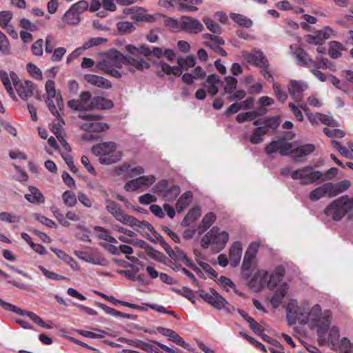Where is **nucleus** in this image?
<instances>
[{
    "label": "nucleus",
    "mask_w": 353,
    "mask_h": 353,
    "mask_svg": "<svg viewBox=\"0 0 353 353\" xmlns=\"http://www.w3.org/2000/svg\"><path fill=\"white\" fill-rule=\"evenodd\" d=\"M192 200V193L190 191L184 192L177 200L176 210L179 213H181L187 208Z\"/></svg>",
    "instance_id": "obj_29"
},
{
    "label": "nucleus",
    "mask_w": 353,
    "mask_h": 353,
    "mask_svg": "<svg viewBox=\"0 0 353 353\" xmlns=\"http://www.w3.org/2000/svg\"><path fill=\"white\" fill-rule=\"evenodd\" d=\"M119 274L125 276L131 281H139L141 283H144L143 276L141 274H137V272L134 270H120L119 271Z\"/></svg>",
    "instance_id": "obj_50"
},
{
    "label": "nucleus",
    "mask_w": 353,
    "mask_h": 353,
    "mask_svg": "<svg viewBox=\"0 0 353 353\" xmlns=\"http://www.w3.org/2000/svg\"><path fill=\"white\" fill-rule=\"evenodd\" d=\"M79 117L87 121V122L81 125V129L88 132H101L109 129V125L106 123L99 121L101 116L95 114L81 113Z\"/></svg>",
    "instance_id": "obj_10"
},
{
    "label": "nucleus",
    "mask_w": 353,
    "mask_h": 353,
    "mask_svg": "<svg viewBox=\"0 0 353 353\" xmlns=\"http://www.w3.org/2000/svg\"><path fill=\"white\" fill-rule=\"evenodd\" d=\"M353 210V196L343 195L331 202L325 209L324 212L327 216L332 220L339 221L346 214Z\"/></svg>",
    "instance_id": "obj_4"
},
{
    "label": "nucleus",
    "mask_w": 353,
    "mask_h": 353,
    "mask_svg": "<svg viewBox=\"0 0 353 353\" xmlns=\"http://www.w3.org/2000/svg\"><path fill=\"white\" fill-rule=\"evenodd\" d=\"M35 84L30 81H25L17 85L15 90L22 99H27L34 94Z\"/></svg>",
    "instance_id": "obj_22"
},
{
    "label": "nucleus",
    "mask_w": 353,
    "mask_h": 353,
    "mask_svg": "<svg viewBox=\"0 0 353 353\" xmlns=\"http://www.w3.org/2000/svg\"><path fill=\"white\" fill-rule=\"evenodd\" d=\"M263 128L259 126L254 129L250 138V141L252 144H258L263 141L262 136L268 134V131H264Z\"/></svg>",
    "instance_id": "obj_46"
},
{
    "label": "nucleus",
    "mask_w": 353,
    "mask_h": 353,
    "mask_svg": "<svg viewBox=\"0 0 353 353\" xmlns=\"http://www.w3.org/2000/svg\"><path fill=\"white\" fill-rule=\"evenodd\" d=\"M294 134L292 132H288L286 136L279 138L276 140L272 141L265 148V153L270 157L272 154L278 152L281 156H287L290 153L291 150L293 148V144L288 141L289 139H292Z\"/></svg>",
    "instance_id": "obj_9"
},
{
    "label": "nucleus",
    "mask_w": 353,
    "mask_h": 353,
    "mask_svg": "<svg viewBox=\"0 0 353 353\" xmlns=\"http://www.w3.org/2000/svg\"><path fill=\"white\" fill-rule=\"evenodd\" d=\"M293 55L296 59L297 64L302 67H319L317 62L310 58L309 54L301 48H296L293 52Z\"/></svg>",
    "instance_id": "obj_19"
},
{
    "label": "nucleus",
    "mask_w": 353,
    "mask_h": 353,
    "mask_svg": "<svg viewBox=\"0 0 353 353\" xmlns=\"http://www.w3.org/2000/svg\"><path fill=\"white\" fill-rule=\"evenodd\" d=\"M153 179L154 176L152 175L150 176H140L127 182L125 184L124 189L128 192H134L148 187L153 183Z\"/></svg>",
    "instance_id": "obj_16"
},
{
    "label": "nucleus",
    "mask_w": 353,
    "mask_h": 353,
    "mask_svg": "<svg viewBox=\"0 0 353 353\" xmlns=\"http://www.w3.org/2000/svg\"><path fill=\"white\" fill-rule=\"evenodd\" d=\"M203 23L206 26L207 28L214 34H220L222 32L221 27L212 19L209 17H204Z\"/></svg>",
    "instance_id": "obj_44"
},
{
    "label": "nucleus",
    "mask_w": 353,
    "mask_h": 353,
    "mask_svg": "<svg viewBox=\"0 0 353 353\" xmlns=\"http://www.w3.org/2000/svg\"><path fill=\"white\" fill-rule=\"evenodd\" d=\"M77 228L79 230L76 234V237L78 239L82 241L91 242V239H90V231L89 230L81 225H78Z\"/></svg>",
    "instance_id": "obj_51"
},
{
    "label": "nucleus",
    "mask_w": 353,
    "mask_h": 353,
    "mask_svg": "<svg viewBox=\"0 0 353 353\" xmlns=\"http://www.w3.org/2000/svg\"><path fill=\"white\" fill-rule=\"evenodd\" d=\"M263 113H265V111L263 112H259L258 111H249L240 113L236 116V121L239 123H243L247 121H253L255 120L258 116L261 115Z\"/></svg>",
    "instance_id": "obj_37"
},
{
    "label": "nucleus",
    "mask_w": 353,
    "mask_h": 353,
    "mask_svg": "<svg viewBox=\"0 0 353 353\" xmlns=\"http://www.w3.org/2000/svg\"><path fill=\"white\" fill-rule=\"evenodd\" d=\"M332 314L329 310L321 311L319 304L314 305L310 310L307 316V323L312 328L316 329L319 337L318 342L323 345L327 342V332L330 326Z\"/></svg>",
    "instance_id": "obj_2"
},
{
    "label": "nucleus",
    "mask_w": 353,
    "mask_h": 353,
    "mask_svg": "<svg viewBox=\"0 0 353 353\" xmlns=\"http://www.w3.org/2000/svg\"><path fill=\"white\" fill-rule=\"evenodd\" d=\"M181 189L178 185H172L161 196V197L167 201L174 200L180 194Z\"/></svg>",
    "instance_id": "obj_38"
},
{
    "label": "nucleus",
    "mask_w": 353,
    "mask_h": 353,
    "mask_svg": "<svg viewBox=\"0 0 353 353\" xmlns=\"http://www.w3.org/2000/svg\"><path fill=\"white\" fill-rule=\"evenodd\" d=\"M0 79L9 95L14 97V92L11 85L10 75L6 71L1 70H0Z\"/></svg>",
    "instance_id": "obj_39"
},
{
    "label": "nucleus",
    "mask_w": 353,
    "mask_h": 353,
    "mask_svg": "<svg viewBox=\"0 0 353 353\" xmlns=\"http://www.w3.org/2000/svg\"><path fill=\"white\" fill-rule=\"evenodd\" d=\"M85 80L92 85L99 88L108 89L112 87V83L109 80L95 74H86Z\"/></svg>",
    "instance_id": "obj_25"
},
{
    "label": "nucleus",
    "mask_w": 353,
    "mask_h": 353,
    "mask_svg": "<svg viewBox=\"0 0 353 353\" xmlns=\"http://www.w3.org/2000/svg\"><path fill=\"white\" fill-rule=\"evenodd\" d=\"M225 85L223 88L225 93H232L236 88L237 79L233 77H226L224 79Z\"/></svg>",
    "instance_id": "obj_48"
},
{
    "label": "nucleus",
    "mask_w": 353,
    "mask_h": 353,
    "mask_svg": "<svg viewBox=\"0 0 353 353\" xmlns=\"http://www.w3.org/2000/svg\"><path fill=\"white\" fill-rule=\"evenodd\" d=\"M201 214V208L199 206H194L190 210L188 214L185 215L184 219L181 221V225L183 227H188L191 223L197 220Z\"/></svg>",
    "instance_id": "obj_28"
},
{
    "label": "nucleus",
    "mask_w": 353,
    "mask_h": 353,
    "mask_svg": "<svg viewBox=\"0 0 353 353\" xmlns=\"http://www.w3.org/2000/svg\"><path fill=\"white\" fill-rule=\"evenodd\" d=\"M107 39L102 37H93L89 39L83 44V49L86 50L94 46H98L101 45L103 43L106 42Z\"/></svg>",
    "instance_id": "obj_57"
},
{
    "label": "nucleus",
    "mask_w": 353,
    "mask_h": 353,
    "mask_svg": "<svg viewBox=\"0 0 353 353\" xmlns=\"http://www.w3.org/2000/svg\"><path fill=\"white\" fill-rule=\"evenodd\" d=\"M63 20L69 25H77L81 19L79 14L70 8L63 15Z\"/></svg>",
    "instance_id": "obj_36"
},
{
    "label": "nucleus",
    "mask_w": 353,
    "mask_h": 353,
    "mask_svg": "<svg viewBox=\"0 0 353 353\" xmlns=\"http://www.w3.org/2000/svg\"><path fill=\"white\" fill-rule=\"evenodd\" d=\"M165 57L169 61H172L175 57V53L172 50L165 49L156 47V58H161Z\"/></svg>",
    "instance_id": "obj_53"
},
{
    "label": "nucleus",
    "mask_w": 353,
    "mask_h": 353,
    "mask_svg": "<svg viewBox=\"0 0 353 353\" xmlns=\"http://www.w3.org/2000/svg\"><path fill=\"white\" fill-rule=\"evenodd\" d=\"M268 273L264 270H259L256 272L253 278L249 281V288L258 290L267 285Z\"/></svg>",
    "instance_id": "obj_21"
},
{
    "label": "nucleus",
    "mask_w": 353,
    "mask_h": 353,
    "mask_svg": "<svg viewBox=\"0 0 353 353\" xmlns=\"http://www.w3.org/2000/svg\"><path fill=\"white\" fill-rule=\"evenodd\" d=\"M20 220V216L13 213L8 212H0V221L6 222L8 223H18Z\"/></svg>",
    "instance_id": "obj_49"
},
{
    "label": "nucleus",
    "mask_w": 353,
    "mask_h": 353,
    "mask_svg": "<svg viewBox=\"0 0 353 353\" xmlns=\"http://www.w3.org/2000/svg\"><path fill=\"white\" fill-rule=\"evenodd\" d=\"M52 114L55 117L57 123L50 124V129L56 135V137H58V136L59 137L61 135L63 131L62 125L65 124V122L58 110L57 114L54 112Z\"/></svg>",
    "instance_id": "obj_35"
},
{
    "label": "nucleus",
    "mask_w": 353,
    "mask_h": 353,
    "mask_svg": "<svg viewBox=\"0 0 353 353\" xmlns=\"http://www.w3.org/2000/svg\"><path fill=\"white\" fill-rule=\"evenodd\" d=\"M242 250V245L239 241H236L231 245L229 252V259L232 267H236L239 265Z\"/></svg>",
    "instance_id": "obj_24"
},
{
    "label": "nucleus",
    "mask_w": 353,
    "mask_h": 353,
    "mask_svg": "<svg viewBox=\"0 0 353 353\" xmlns=\"http://www.w3.org/2000/svg\"><path fill=\"white\" fill-rule=\"evenodd\" d=\"M32 54L35 56H42L43 53V41L41 39H37L33 43L31 47Z\"/></svg>",
    "instance_id": "obj_58"
},
{
    "label": "nucleus",
    "mask_w": 353,
    "mask_h": 353,
    "mask_svg": "<svg viewBox=\"0 0 353 353\" xmlns=\"http://www.w3.org/2000/svg\"><path fill=\"white\" fill-rule=\"evenodd\" d=\"M273 90L278 101L284 103L287 100V93L281 88L279 84L274 83Z\"/></svg>",
    "instance_id": "obj_61"
},
{
    "label": "nucleus",
    "mask_w": 353,
    "mask_h": 353,
    "mask_svg": "<svg viewBox=\"0 0 353 353\" xmlns=\"http://www.w3.org/2000/svg\"><path fill=\"white\" fill-rule=\"evenodd\" d=\"M50 250L57 256L58 258L69 264L72 268H73L74 264H76L74 259L66 254L63 250L54 248H50Z\"/></svg>",
    "instance_id": "obj_45"
},
{
    "label": "nucleus",
    "mask_w": 353,
    "mask_h": 353,
    "mask_svg": "<svg viewBox=\"0 0 353 353\" xmlns=\"http://www.w3.org/2000/svg\"><path fill=\"white\" fill-rule=\"evenodd\" d=\"M203 45L210 48L214 52L219 53L222 57H226L228 55L227 52L221 47L223 44H218L216 43H212L211 41H204Z\"/></svg>",
    "instance_id": "obj_54"
},
{
    "label": "nucleus",
    "mask_w": 353,
    "mask_h": 353,
    "mask_svg": "<svg viewBox=\"0 0 353 353\" xmlns=\"http://www.w3.org/2000/svg\"><path fill=\"white\" fill-rule=\"evenodd\" d=\"M12 18V14L10 11H1L0 12V26L2 28H6Z\"/></svg>",
    "instance_id": "obj_63"
},
{
    "label": "nucleus",
    "mask_w": 353,
    "mask_h": 353,
    "mask_svg": "<svg viewBox=\"0 0 353 353\" xmlns=\"http://www.w3.org/2000/svg\"><path fill=\"white\" fill-rule=\"evenodd\" d=\"M0 51L3 54H9L10 43L7 37L0 30Z\"/></svg>",
    "instance_id": "obj_59"
},
{
    "label": "nucleus",
    "mask_w": 353,
    "mask_h": 353,
    "mask_svg": "<svg viewBox=\"0 0 353 353\" xmlns=\"http://www.w3.org/2000/svg\"><path fill=\"white\" fill-rule=\"evenodd\" d=\"M29 194L25 195L27 201L32 203H43L45 201L42 193L34 186H29Z\"/></svg>",
    "instance_id": "obj_30"
},
{
    "label": "nucleus",
    "mask_w": 353,
    "mask_h": 353,
    "mask_svg": "<svg viewBox=\"0 0 353 353\" xmlns=\"http://www.w3.org/2000/svg\"><path fill=\"white\" fill-rule=\"evenodd\" d=\"M113 102L103 97H93L91 101V108L92 109H101L108 110L113 107Z\"/></svg>",
    "instance_id": "obj_27"
},
{
    "label": "nucleus",
    "mask_w": 353,
    "mask_h": 353,
    "mask_svg": "<svg viewBox=\"0 0 353 353\" xmlns=\"http://www.w3.org/2000/svg\"><path fill=\"white\" fill-rule=\"evenodd\" d=\"M0 305L6 310L20 314L21 316H28L37 325H38L39 326H40L41 327L46 328V329L52 328L51 325H49L47 323H46L40 316H39L38 315H37L35 313H34L32 312H28V311L21 310V308H19L11 303L4 301L1 299H0Z\"/></svg>",
    "instance_id": "obj_13"
},
{
    "label": "nucleus",
    "mask_w": 353,
    "mask_h": 353,
    "mask_svg": "<svg viewBox=\"0 0 353 353\" xmlns=\"http://www.w3.org/2000/svg\"><path fill=\"white\" fill-rule=\"evenodd\" d=\"M243 57L247 61L261 68H268L269 66L268 59L261 51L243 53Z\"/></svg>",
    "instance_id": "obj_17"
},
{
    "label": "nucleus",
    "mask_w": 353,
    "mask_h": 353,
    "mask_svg": "<svg viewBox=\"0 0 353 353\" xmlns=\"http://www.w3.org/2000/svg\"><path fill=\"white\" fill-rule=\"evenodd\" d=\"M220 79L216 74H210L208 77L206 81L203 83V85L207 88L208 92L212 96L218 93V83Z\"/></svg>",
    "instance_id": "obj_26"
},
{
    "label": "nucleus",
    "mask_w": 353,
    "mask_h": 353,
    "mask_svg": "<svg viewBox=\"0 0 353 353\" xmlns=\"http://www.w3.org/2000/svg\"><path fill=\"white\" fill-rule=\"evenodd\" d=\"M178 66L171 67L168 63L163 62L156 63V72L159 76L164 74H173L179 77L182 74L181 68H188L194 67L195 65V59L192 56H187L186 57L177 58Z\"/></svg>",
    "instance_id": "obj_8"
},
{
    "label": "nucleus",
    "mask_w": 353,
    "mask_h": 353,
    "mask_svg": "<svg viewBox=\"0 0 353 353\" xmlns=\"http://www.w3.org/2000/svg\"><path fill=\"white\" fill-rule=\"evenodd\" d=\"M47 99L46 100L48 108L51 113H56L57 114V109L54 105V99L57 103V108L61 110L63 108V102L62 96L60 92L57 94L55 89V83L52 80H48L45 85Z\"/></svg>",
    "instance_id": "obj_11"
},
{
    "label": "nucleus",
    "mask_w": 353,
    "mask_h": 353,
    "mask_svg": "<svg viewBox=\"0 0 353 353\" xmlns=\"http://www.w3.org/2000/svg\"><path fill=\"white\" fill-rule=\"evenodd\" d=\"M350 187V182L348 180H343L339 183H326L312 190L309 194V199L316 201L322 197H334L339 194L346 191Z\"/></svg>",
    "instance_id": "obj_5"
},
{
    "label": "nucleus",
    "mask_w": 353,
    "mask_h": 353,
    "mask_svg": "<svg viewBox=\"0 0 353 353\" xmlns=\"http://www.w3.org/2000/svg\"><path fill=\"white\" fill-rule=\"evenodd\" d=\"M180 27L182 30L194 34H198L204 30L203 26L198 19L188 16L181 17Z\"/></svg>",
    "instance_id": "obj_15"
},
{
    "label": "nucleus",
    "mask_w": 353,
    "mask_h": 353,
    "mask_svg": "<svg viewBox=\"0 0 353 353\" xmlns=\"http://www.w3.org/2000/svg\"><path fill=\"white\" fill-rule=\"evenodd\" d=\"M132 244L139 248H145L148 254L152 258H154V249L149 246L148 244L143 240L134 239L133 240V243Z\"/></svg>",
    "instance_id": "obj_56"
},
{
    "label": "nucleus",
    "mask_w": 353,
    "mask_h": 353,
    "mask_svg": "<svg viewBox=\"0 0 353 353\" xmlns=\"http://www.w3.org/2000/svg\"><path fill=\"white\" fill-rule=\"evenodd\" d=\"M288 319L290 324L295 323L298 318L299 307L293 303H290L287 307Z\"/></svg>",
    "instance_id": "obj_42"
},
{
    "label": "nucleus",
    "mask_w": 353,
    "mask_h": 353,
    "mask_svg": "<svg viewBox=\"0 0 353 353\" xmlns=\"http://www.w3.org/2000/svg\"><path fill=\"white\" fill-rule=\"evenodd\" d=\"M330 48L328 54L332 59H337L341 56V51L345 50V47L336 41H332L329 43Z\"/></svg>",
    "instance_id": "obj_34"
},
{
    "label": "nucleus",
    "mask_w": 353,
    "mask_h": 353,
    "mask_svg": "<svg viewBox=\"0 0 353 353\" xmlns=\"http://www.w3.org/2000/svg\"><path fill=\"white\" fill-rule=\"evenodd\" d=\"M105 208L106 210L119 222L123 224L134 226L138 225L139 227L145 229L148 228L150 231L153 229V227L151 224L148 223L146 221L139 222L136 218L132 216L127 214L124 210L121 208V206L117 203L116 202L107 200L105 201Z\"/></svg>",
    "instance_id": "obj_6"
},
{
    "label": "nucleus",
    "mask_w": 353,
    "mask_h": 353,
    "mask_svg": "<svg viewBox=\"0 0 353 353\" xmlns=\"http://www.w3.org/2000/svg\"><path fill=\"white\" fill-rule=\"evenodd\" d=\"M216 219V216L214 212H208L203 216L198 226L199 232L201 234L204 232L205 230H207L208 228H210L212 226V225L215 222Z\"/></svg>",
    "instance_id": "obj_31"
},
{
    "label": "nucleus",
    "mask_w": 353,
    "mask_h": 353,
    "mask_svg": "<svg viewBox=\"0 0 353 353\" xmlns=\"http://www.w3.org/2000/svg\"><path fill=\"white\" fill-rule=\"evenodd\" d=\"M117 28L121 33H130L134 30L132 23L129 21H121L118 23Z\"/></svg>",
    "instance_id": "obj_64"
},
{
    "label": "nucleus",
    "mask_w": 353,
    "mask_h": 353,
    "mask_svg": "<svg viewBox=\"0 0 353 353\" xmlns=\"http://www.w3.org/2000/svg\"><path fill=\"white\" fill-rule=\"evenodd\" d=\"M91 93L89 91H83L79 96V101L81 105L83 106V110H90L91 108Z\"/></svg>",
    "instance_id": "obj_47"
},
{
    "label": "nucleus",
    "mask_w": 353,
    "mask_h": 353,
    "mask_svg": "<svg viewBox=\"0 0 353 353\" xmlns=\"http://www.w3.org/2000/svg\"><path fill=\"white\" fill-rule=\"evenodd\" d=\"M91 151L99 157V162L103 165L117 163L121 159L122 153L117 150V144L113 141L103 142L92 147Z\"/></svg>",
    "instance_id": "obj_3"
},
{
    "label": "nucleus",
    "mask_w": 353,
    "mask_h": 353,
    "mask_svg": "<svg viewBox=\"0 0 353 353\" xmlns=\"http://www.w3.org/2000/svg\"><path fill=\"white\" fill-rule=\"evenodd\" d=\"M323 132L328 137L342 138L345 135V132L340 129H330L328 128H323Z\"/></svg>",
    "instance_id": "obj_60"
},
{
    "label": "nucleus",
    "mask_w": 353,
    "mask_h": 353,
    "mask_svg": "<svg viewBox=\"0 0 353 353\" xmlns=\"http://www.w3.org/2000/svg\"><path fill=\"white\" fill-rule=\"evenodd\" d=\"M323 176L321 171H313L312 166H305L292 172L291 176L293 179H301V183L306 185L316 182Z\"/></svg>",
    "instance_id": "obj_12"
},
{
    "label": "nucleus",
    "mask_w": 353,
    "mask_h": 353,
    "mask_svg": "<svg viewBox=\"0 0 353 353\" xmlns=\"http://www.w3.org/2000/svg\"><path fill=\"white\" fill-rule=\"evenodd\" d=\"M157 331L162 335L168 338L169 340L176 343L177 345H181L183 348L192 351L191 346L185 342V341L174 330L168 328L159 327L157 328Z\"/></svg>",
    "instance_id": "obj_18"
},
{
    "label": "nucleus",
    "mask_w": 353,
    "mask_h": 353,
    "mask_svg": "<svg viewBox=\"0 0 353 353\" xmlns=\"http://www.w3.org/2000/svg\"><path fill=\"white\" fill-rule=\"evenodd\" d=\"M263 125L260 126L264 128V131H268V134L271 130L274 132L280 125V117L278 116L272 117H263Z\"/></svg>",
    "instance_id": "obj_33"
},
{
    "label": "nucleus",
    "mask_w": 353,
    "mask_h": 353,
    "mask_svg": "<svg viewBox=\"0 0 353 353\" xmlns=\"http://www.w3.org/2000/svg\"><path fill=\"white\" fill-rule=\"evenodd\" d=\"M315 149L313 144H306L296 149L291 150L290 154L292 155L295 162L302 161L303 157L311 154Z\"/></svg>",
    "instance_id": "obj_23"
},
{
    "label": "nucleus",
    "mask_w": 353,
    "mask_h": 353,
    "mask_svg": "<svg viewBox=\"0 0 353 353\" xmlns=\"http://www.w3.org/2000/svg\"><path fill=\"white\" fill-rule=\"evenodd\" d=\"M288 290L286 283L282 284L276 291L274 296L272 297L270 302L274 307H277L282 302L283 298L285 296Z\"/></svg>",
    "instance_id": "obj_32"
},
{
    "label": "nucleus",
    "mask_w": 353,
    "mask_h": 353,
    "mask_svg": "<svg viewBox=\"0 0 353 353\" xmlns=\"http://www.w3.org/2000/svg\"><path fill=\"white\" fill-rule=\"evenodd\" d=\"M156 19L163 20L165 26L171 30H176L179 26L177 20L172 18H167L165 16L161 14H156Z\"/></svg>",
    "instance_id": "obj_52"
},
{
    "label": "nucleus",
    "mask_w": 353,
    "mask_h": 353,
    "mask_svg": "<svg viewBox=\"0 0 353 353\" xmlns=\"http://www.w3.org/2000/svg\"><path fill=\"white\" fill-rule=\"evenodd\" d=\"M308 85L301 81L290 80L288 90L291 97L297 103L302 101L303 92L307 90Z\"/></svg>",
    "instance_id": "obj_14"
},
{
    "label": "nucleus",
    "mask_w": 353,
    "mask_h": 353,
    "mask_svg": "<svg viewBox=\"0 0 353 353\" xmlns=\"http://www.w3.org/2000/svg\"><path fill=\"white\" fill-rule=\"evenodd\" d=\"M198 293L205 302L218 310L222 309L223 304L227 303V301L222 296H214L201 290Z\"/></svg>",
    "instance_id": "obj_20"
},
{
    "label": "nucleus",
    "mask_w": 353,
    "mask_h": 353,
    "mask_svg": "<svg viewBox=\"0 0 353 353\" xmlns=\"http://www.w3.org/2000/svg\"><path fill=\"white\" fill-rule=\"evenodd\" d=\"M125 50L133 57L125 56L118 50L111 49L106 53L103 61L97 63L96 68L117 79L123 74L121 71L123 65L132 73L150 68V57L154 54V48L150 49L145 44L138 47L128 44L125 46Z\"/></svg>",
    "instance_id": "obj_1"
},
{
    "label": "nucleus",
    "mask_w": 353,
    "mask_h": 353,
    "mask_svg": "<svg viewBox=\"0 0 353 353\" xmlns=\"http://www.w3.org/2000/svg\"><path fill=\"white\" fill-rule=\"evenodd\" d=\"M170 258L174 261L184 262L185 265H187L188 261H190L184 252L178 247L175 248L174 253H172V255H170Z\"/></svg>",
    "instance_id": "obj_55"
},
{
    "label": "nucleus",
    "mask_w": 353,
    "mask_h": 353,
    "mask_svg": "<svg viewBox=\"0 0 353 353\" xmlns=\"http://www.w3.org/2000/svg\"><path fill=\"white\" fill-rule=\"evenodd\" d=\"M230 17H231V19L234 22H236L241 26H243L245 28H250L252 26V20L243 14L233 13L230 15Z\"/></svg>",
    "instance_id": "obj_40"
},
{
    "label": "nucleus",
    "mask_w": 353,
    "mask_h": 353,
    "mask_svg": "<svg viewBox=\"0 0 353 353\" xmlns=\"http://www.w3.org/2000/svg\"><path fill=\"white\" fill-rule=\"evenodd\" d=\"M38 268L41 271L43 275L48 279L54 280V281H68V278L58 274L54 272L50 271L45 268L44 267L39 265Z\"/></svg>",
    "instance_id": "obj_43"
},
{
    "label": "nucleus",
    "mask_w": 353,
    "mask_h": 353,
    "mask_svg": "<svg viewBox=\"0 0 353 353\" xmlns=\"http://www.w3.org/2000/svg\"><path fill=\"white\" fill-rule=\"evenodd\" d=\"M320 122L323 123L324 125H326L327 126L331 127H338L339 123L332 118V117L324 114L320 112Z\"/></svg>",
    "instance_id": "obj_62"
},
{
    "label": "nucleus",
    "mask_w": 353,
    "mask_h": 353,
    "mask_svg": "<svg viewBox=\"0 0 353 353\" xmlns=\"http://www.w3.org/2000/svg\"><path fill=\"white\" fill-rule=\"evenodd\" d=\"M63 203L68 207H74L77 203V196L72 191L66 190L62 194Z\"/></svg>",
    "instance_id": "obj_41"
},
{
    "label": "nucleus",
    "mask_w": 353,
    "mask_h": 353,
    "mask_svg": "<svg viewBox=\"0 0 353 353\" xmlns=\"http://www.w3.org/2000/svg\"><path fill=\"white\" fill-rule=\"evenodd\" d=\"M228 239V232H220V229L214 226L203 236L201 244L203 248H207L210 245H212L215 252H219L225 247Z\"/></svg>",
    "instance_id": "obj_7"
}]
</instances>
